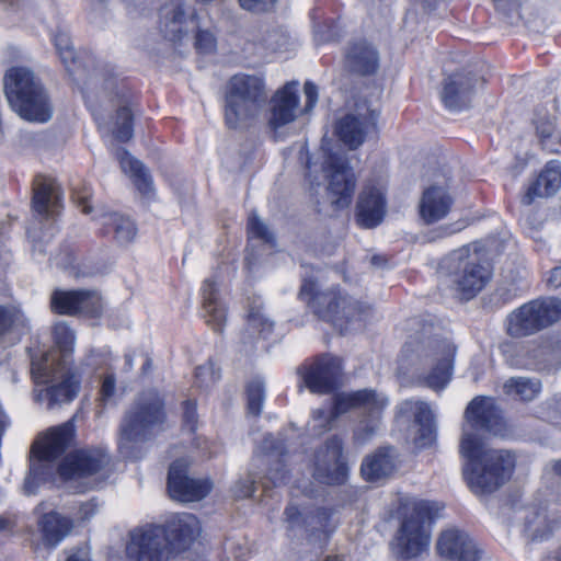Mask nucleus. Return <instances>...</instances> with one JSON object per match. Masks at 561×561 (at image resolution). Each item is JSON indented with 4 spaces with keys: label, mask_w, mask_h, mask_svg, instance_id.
<instances>
[{
    "label": "nucleus",
    "mask_w": 561,
    "mask_h": 561,
    "mask_svg": "<svg viewBox=\"0 0 561 561\" xmlns=\"http://www.w3.org/2000/svg\"><path fill=\"white\" fill-rule=\"evenodd\" d=\"M304 92L306 96L304 111L308 113L316 106L318 102V88L314 83L307 81L304 87Z\"/></svg>",
    "instance_id": "51"
},
{
    "label": "nucleus",
    "mask_w": 561,
    "mask_h": 561,
    "mask_svg": "<svg viewBox=\"0 0 561 561\" xmlns=\"http://www.w3.org/2000/svg\"><path fill=\"white\" fill-rule=\"evenodd\" d=\"M24 325L25 317L19 309L0 305V335Z\"/></svg>",
    "instance_id": "43"
},
{
    "label": "nucleus",
    "mask_w": 561,
    "mask_h": 561,
    "mask_svg": "<svg viewBox=\"0 0 561 561\" xmlns=\"http://www.w3.org/2000/svg\"><path fill=\"white\" fill-rule=\"evenodd\" d=\"M560 318V299H536L523 305L507 317V333L515 337L530 335Z\"/></svg>",
    "instance_id": "12"
},
{
    "label": "nucleus",
    "mask_w": 561,
    "mask_h": 561,
    "mask_svg": "<svg viewBox=\"0 0 561 561\" xmlns=\"http://www.w3.org/2000/svg\"><path fill=\"white\" fill-rule=\"evenodd\" d=\"M437 503L405 497L401 501L400 527L392 540L393 552L402 559H412L428 548L430 523L437 516Z\"/></svg>",
    "instance_id": "7"
},
{
    "label": "nucleus",
    "mask_w": 561,
    "mask_h": 561,
    "mask_svg": "<svg viewBox=\"0 0 561 561\" xmlns=\"http://www.w3.org/2000/svg\"><path fill=\"white\" fill-rule=\"evenodd\" d=\"M73 197L84 214L91 213L92 206L90 203L91 194L89 188L84 187L83 191L75 188Z\"/></svg>",
    "instance_id": "55"
},
{
    "label": "nucleus",
    "mask_w": 561,
    "mask_h": 561,
    "mask_svg": "<svg viewBox=\"0 0 561 561\" xmlns=\"http://www.w3.org/2000/svg\"><path fill=\"white\" fill-rule=\"evenodd\" d=\"M31 376L35 385H48L34 393L35 401L46 403L47 409L68 403L78 394L79 378L66 363H57L51 354L32 357Z\"/></svg>",
    "instance_id": "8"
},
{
    "label": "nucleus",
    "mask_w": 561,
    "mask_h": 561,
    "mask_svg": "<svg viewBox=\"0 0 561 561\" xmlns=\"http://www.w3.org/2000/svg\"><path fill=\"white\" fill-rule=\"evenodd\" d=\"M170 550H183L201 534V524L196 516L182 513L170 519L164 527Z\"/></svg>",
    "instance_id": "28"
},
{
    "label": "nucleus",
    "mask_w": 561,
    "mask_h": 561,
    "mask_svg": "<svg viewBox=\"0 0 561 561\" xmlns=\"http://www.w3.org/2000/svg\"><path fill=\"white\" fill-rule=\"evenodd\" d=\"M248 234L250 239L256 238L271 245L275 244V238L273 232L255 213H252L249 216Z\"/></svg>",
    "instance_id": "44"
},
{
    "label": "nucleus",
    "mask_w": 561,
    "mask_h": 561,
    "mask_svg": "<svg viewBox=\"0 0 561 561\" xmlns=\"http://www.w3.org/2000/svg\"><path fill=\"white\" fill-rule=\"evenodd\" d=\"M187 461L178 459L169 469L168 490L172 499L180 502H195L204 499L213 488L208 479H191L187 471Z\"/></svg>",
    "instance_id": "19"
},
{
    "label": "nucleus",
    "mask_w": 561,
    "mask_h": 561,
    "mask_svg": "<svg viewBox=\"0 0 561 561\" xmlns=\"http://www.w3.org/2000/svg\"><path fill=\"white\" fill-rule=\"evenodd\" d=\"M60 206L59 186L55 180L37 176L34 182L33 208L44 217L53 216Z\"/></svg>",
    "instance_id": "33"
},
{
    "label": "nucleus",
    "mask_w": 561,
    "mask_h": 561,
    "mask_svg": "<svg viewBox=\"0 0 561 561\" xmlns=\"http://www.w3.org/2000/svg\"><path fill=\"white\" fill-rule=\"evenodd\" d=\"M50 308L59 314L72 316L79 312L96 317L102 309V298L93 290H60L50 297Z\"/></svg>",
    "instance_id": "21"
},
{
    "label": "nucleus",
    "mask_w": 561,
    "mask_h": 561,
    "mask_svg": "<svg viewBox=\"0 0 561 561\" xmlns=\"http://www.w3.org/2000/svg\"><path fill=\"white\" fill-rule=\"evenodd\" d=\"M265 83L262 77L238 73L228 82L225 119L229 128L249 125L262 112L266 102Z\"/></svg>",
    "instance_id": "10"
},
{
    "label": "nucleus",
    "mask_w": 561,
    "mask_h": 561,
    "mask_svg": "<svg viewBox=\"0 0 561 561\" xmlns=\"http://www.w3.org/2000/svg\"><path fill=\"white\" fill-rule=\"evenodd\" d=\"M299 105L298 82H289L279 89L271 100L268 127L278 136L280 129L297 117Z\"/></svg>",
    "instance_id": "23"
},
{
    "label": "nucleus",
    "mask_w": 561,
    "mask_h": 561,
    "mask_svg": "<svg viewBox=\"0 0 561 561\" xmlns=\"http://www.w3.org/2000/svg\"><path fill=\"white\" fill-rule=\"evenodd\" d=\"M12 522L5 517L0 516V531L12 528Z\"/></svg>",
    "instance_id": "62"
},
{
    "label": "nucleus",
    "mask_w": 561,
    "mask_h": 561,
    "mask_svg": "<svg viewBox=\"0 0 561 561\" xmlns=\"http://www.w3.org/2000/svg\"><path fill=\"white\" fill-rule=\"evenodd\" d=\"M453 283L463 299H471L489 283L492 270L479 243H472L449 256Z\"/></svg>",
    "instance_id": "11"
},
{
    "label": "nucleus",
    "mask_w": 561,
    "mask_h": 561,
    "mask_svg": "<svg viewBox=\"0 0 561 561\" xmlns=\"http://www.w3.org/2000/svg\"><path fill=\"white\" fill-rule=\"evenodd\" d=\"M233 494L238 499H245L253 494L254 492V480L251 476H248L244 479H240L236 482L233 486Z\"/></svg>",
    "instance_id": "49"
},
{
    "label": "nucleus",
    "mask_w": 561,
    "mask_h": 561,
    "mask_svg": "<svg viewBox=\"0 0 561 561\" xmlns=\"http://www.w3.org/2000/svg\"><path fill=\"white\" fill-rule=\"evenodd\" d=\"M385 262V259L382 256H379V255H374L371 257V264L373 265H376V266H380L382 265Z\"/></svg>",
    "instance_id": "64"
},
{
    "label": "nucleus",
    "mask_w": 561,
    "mask_h": 561,
    "mask_svg": "<svg viewBox=\"0 0 561 561\" xmlns=\"http://www.w3.org/2000/svg\"><path fill=\"white\" fill-rule=\"evenodd\" d=\"M117 95L122 99L126 98L124 91L118 92ZM96 121L99 128L103 133L111 134L121 142L128 141L133 137V113L126 100H124V104L117 110L115 119L111 124L102 123L99 118H96Z\"/></svg>",
    "instance_id": "37"
},
{
    "label": "nucleus",
    "mask_w": 561,
    "mask_h": 561,
    "mask_svg": "<svg viewBox=\"0 0 561 561\" xmlns=\"http://www.w3.org/2000/svg\"><path fill=\"white\" fill-rule=\"evenodd\" d=\"M504 393L516 399L530 401L535 399L540 390L541 383L537 379L526 377H513L503 385Z\"/></svg>",
    "instance_id": "40"
},
{
    "label": "nucleus",
    "mask_w": 561,
    "mask_h": 561,
    "mask_svg": "<svg viewBox=\"0 0 561 561\" xmlns=\"http://www.w3.org/2000/svg\"><path fill=\"white\" fill-rule=\"evenodd\" d=\"M559 523L556 507H529L524 512L523 534L530 541H542L553 534Z\"/></svg>",
    "instance_id": "26"
},
{
    "label": "nucleus",
    "mask_w": 561,
    "mask_h": 561,
    "mask_svg": "<svg viewBox=\"0 0 561 561\" xmlns=\"http://www.w3.org/2000/svg\"><path fill=\"white\" fill-rule=\"evenodd\" d=\"M126 552L131 561H164L171 552L163 526H146L130 534Z\"/></svg>",
    "instance_id": "14"
},
{
    "label": "nucleus",
    "mask_w": 561,
    "mask_h": 561,
    "mask_svg": "<svg viewBox=\"0 0 561 561\" xmlns=\"http://www.w3.org/2000/svg\"><path fill=\"white\" fill-rule=\"evenodd\" d=\"M248 409L249 412L259 415L263 409L265 398L264 385L262 381L255 380L248 386Z\"/></svg>",
    "instance_id": "46"
},
{
    "label": "nucleus",
    "mask_w": 561,
    "mask_h": 561,
    "mask_svg": "<svg viewBox=\"0 0 561 561\" xmlns=\"http://www.w3.org/2000/svg\"><path fill=\"white\" fill-rule=\"evenodd\" d=\"M386 178L378 175L369 179L357 203V222L364 228H375L378 226L386 214Z\"/></svg>",
    "instance_id": "18"
},
{
    "label": "nucleus",
    "mask_w": 561,
    "mask_h": 561,
    "mask_svg": "<svg viewBox=\"0 0 561 561\" xmlns=\"http://www.w3.org/2000/svg\"><path fill=\"white\" fill-rule=\"evenodd\" d=\"M379 113L366 104H358L354 112L337 121L335 134L350 149L363 145L366 137L376 131Z\"/></svg>",
    "instance_id": "17"
},
{
    "label": "nucleus",
    "mask_w": 561,
    "mask_h": 561,
    "mask_svg": "<svg viewBox=\"0 0 561 561\" xmlns=\"http://www.w3.org/2000/svg\"><path fill=\"white\" fill-rule=\"evenodd\" d=\"M548 284L552 288L561 287V266H557L550 272Z\"/></svg>",
    "instance_id": "57"
},
{
    "label": "nucleus",
    "mask_w": 561,
    "mask_h": 561,
    "mask_svg": "<svg viewBox=\"0 0 561 561\" xmlns=\"http://www.w3.org/2000/svg\"><path fill=\"white\" fill-rule=\"evenodd\" d=\"M346 66L359 75H371L379 68V53L366 41L353 43L346 51Z\"/></svg>",
    "instance_id": "31"
},
{
    "label": "nucleus",
    "mask_w": 561,
    "mask_h": 561,
    "mask_svg": "<svg viewBox=\"0 0 561 561\" xmlns=\"http://www.w3.org/2000/svg\"><path fill=\"white\" fill-rule=\"evenodd\" d=\"M270 474H271V480L273 481V483L275 485L285 482V473H283V472L280 473V472H278V470H271Z\"/></svg>",
    "instance_id": "60"
},
{
    "label": "nucleus",
    "mask_w": 561,
    "mask_h": 561,
    "mask_svg": "<svg viewBox=\"0 0 561 561\" xmlns=\"http://www.w3.org/2000/svg\"><path fill=\"white\" fill-rule=\"evenodd\" d=\"M536 131L537 135L545 141L548 138H551L554 134V124L552 119L546 118L536 123Z\"/></svg>",
    "instance_id": "53"
},
{
    "label": "nucleus",
    "mask_w": 561,
    "mask_h": 561,
    "mask_svg": "<svg viewBox=\"0 0 561 561\" xmlns=\"http://www.w3.org/2000/svg\"><path fill=\"white\" fill-rule=\"evenodd\" d=\"M95 219L100 220L106 228H112L115 239L119 243H128L136 236L137 230L135 224L129 218L119 214L102 213L100 216L95 217Z\"/></svg>",
    "instance_id": "39"
},
{
    "label": "nucleus",
    "mask_w": 561,
    "mask_h": 561,
    "mask_svg": "<svg viewBox=\"0 0 561 561\" xmlns=\"http://www.w3.org/2000/svg\"><path fill=\"white\" fill-rule=\"evenodd\" d=\"M313 477L325 484H342L346 481L348 467L343 457V443L332 436L314 455Z\"/></svg>",
    "instance_id": "15"
},
{
    "label": "nucleus",
    "mask_w": 561,
    "mask_h": 561,
    "mask_svg": "<svg viewBox=\"0 0 561 561\" xmlns=\"http://www.w3.org/2000/svg\"><path fill=\"white\" fill-rule=\"evenodd\" d=\"M453 198L444 186L433 185L426 188L420 201V216L426 224L444 219L451 209Z\"/></svg>",
    "instance_id": "29"
},
{
    "label": "nucleus",
    "mask_w": 561,
    "mask_h": 561,
    "mask_svg": "<svg viewBox=\"0 0 561 561\" xmlns=\"http://www.w3.org/2000/svg\"><path fill=\"white\" fill-rule=\"evenodd\" d=\"M286 520L290 526H294L300 517V513L295 505H289L285 510Z\"/></svg>",
    "instance_id": "58"
},
{
    "label": "nucleus",
    "mask_w": 561,
    "mask_h": 561,
    "mask_svg": "<svg viewBox=\"0 0 561 561\" xmlns=\"http://www.w3.org/2000/svg\"><path fill=\"white\" fill-rule=\"evenodd\" d=\"M3 91L10 107L21 118L43 124L53 117L48 92L30 68L15 66L8 69Z\"/></svg>",
    "instance_id": "4"
},
{
    "label": "nucleus",
    "mask_w": 561,
    "mask_h": 561,
    "mask_svg": "<svg viewBox=\"0 0 561 561\" xmlns=\"http://www.w3.org/2000/svg\"><path fill=\"white\" fill-rule=\"evenodd\" d=\"M110 462L103 449L78 450L67 456L58 466V473L65 481L91 477L102 472Z\"/></svg>",
    "instance_id": "20"
},
{
    "label": "nucleus",
    "mask_w": 561,
    "mask_h": 561,
    "mask_svg": "<svg viewBox=\"0 0 561 561\" xmlns=\"http://www.w3.org/2000/svg\"><path fill=\"white\" fill-rule=\"evenodd\" d=\"M116 390L115 377L113 375H107L104 377L100 390V396L103 401H107L111 399Z\"/></svg>",
    "instance_id": "54"
},
{
    "label": "nucleus",
    "mask_w": 561,
    "mask_h": 561,
    "mask_svg": "<svg viewBox=\"0 0 561 561\" xmlns=\"http://www.w3.org/2000/svg\"><path fill=\"white\" fill-rule=\"evenodd\" d=\"M561 187V163L549 161L535 182L527 188L522 198L523 204L530 205L538 197H549Z\"/></svg>",
    "instance_id": "30"
},
{
    "label": "nucleus",
    "mask_w": 561,
    "mask_h": 561,
    "mask_svg": "<svg viewBox=\"0 0 561 561\" xmlns=\"http://www.w3.org/2000/svg\"><path fill=\"white\" fill-rule=\"evenodd\" d=\"M96 512V504L93 502H87L80 507V515L82 518L88 519L93 516Z\"/></svg>",
    "instance_id": "59"
},
{
    "label": "nucleus",
    "mask_w": 561,
    "mask_h": 561,
    "mask_svg": "<svg viewBox=\"0 0 561 561\" xmlns=\"http://www.w3.org/2000/svg\"><path fill=\"white\" fill-rule=\"evenodd\" d=\"M53 333L55 344L60 352L61 358H58L55 352H48L47 354H51L57 363H66V365L69 366L68 358L71 356L75 348V333L65 322L57 323L54 327Z\"/></svg>",
    "instance_id": "41"
},
{
    "label": "nucleus",
    "mask_w": 561,
    "mask_h": 561,
    "mask_svg": "<svg viewBox=\"0 0 561 561\" xmlns=\"http://www.w3.org/2000/svg\"><path fill=\"white\" fill-rule=\"evenodd\" d=\"M220 379V371L211 362L201 365L195 371V385L198 388L207 389Z\"/></svg>",
    "instance_id": "45"
},
{
    "label": "nucleus",
    "mask_w": 561,
    "mask_h": 561,
    "mask_svg": "<svg viewBox=\"0 0 561 561\" xmlns=\"http://www.w3.org/2000/svg\"><path fill=\"white\" fill-rule=\"evenodd\" d=\"M164 420V401L160 393L154 389L144 391L121 423L119 453L126 458H137L138 445L150 439Z\"/></svg>",
    "instance_id": "5"
},
{
    "label": "nucleus",
    "mask_w": 561,
    "mask_h": 561,
    "mask_svg": "<svg viewBox=\"0 0 561 561\" xmlns=\"http://www.w3.org/2000/svg\"><path fill=\"white\" fill-rule=\"evenodd\" d=\"M276 0H239L240 5L248 11L261 12L271 8Z\"/></svg>",
    "instance_id": "52"
},
{
    "label": "nucleus",
    "mask_w": 561,
    "mask_h": 561,
    "mask_svg": "<svg viewBox=\"0 0 561 561\" xmlns=\"http://www.w3.org/2000/svg\"><path fill=\"white\" fill-rule=\"evenodd\" d=\"M53 42L56 50L70 75H76L77 70L72 68L78 64L70 37L67 32L58 31L53 35Z\"/></svg>",
    "instance_id": "42"
},
{
    "label": "nucleus",
    "mask_w": 561,
    "mask_h": 561,
    "mask_svg": "<svg viewBox=\"0 0 561 561\" xmlns=\"http://www.w3.org/2000/svg\"><path fill=\"white\" fill-rule=\"evenodd\" d=\"M388 404V397L373 389L340 393L334 398V404L331 409H318L313 411L311 431L316 435H320L329 431L332 426V422L341 414L353 409H360L368 417V421L360 424L355 430L354 439L358 444H364L377 432L381 413Z\"/></svg>",
    "instance_id": "3"
},
{
    "label": "nucleus",
    "mask_w": 561,
    "mask_h": 561,
    "mask_svg": "<svg viewBox=\"0 0 561 561\" xmlns=\"http://www.w3.org/2000/svg\"><path fill=\"white\" fill-rule=\"evenodd\" d=\"M401 415L413 414L417 433L412 439L415 448L431 446L435 440L434 415L427 403L423 401L405 400L399 407Z\"/></svg>",
    "instance_id": "27"
},
{
    "label": "nucleus",
    "mask_w": 561,
    "mask_h": 561,
    "mask_svg": "<svg viewBox=\"0 0 561 561\" xmlns=\"http://www.w3.org/2000/svg\"><path fill=\"white\" fill-rule=\"evenodd\" d=\"M204 318L208 325L215 331H221L226 320L227 310L225 304L220 300L218 286L213 279H205L202 288Z\"/></svg>",
    "instance_id": "32"
},
{
    "label": "nucleus",
    "mask_w": 561,
    "mask_h": 561,
    "mask_svg": "<svg viewBox=\"0 0 561 561\" xmlns=\"http://www.w3.org/2000/svg\"><path fill=\"white\" fill-rule=\"evenodd\" d=\"M299 297L319 318L330 322L341 333L360 330L365 325L369 308L342 295L336 288L319 291L314 280L304 279Z\"/></svg>",
    "instance_id": "6"
},
{
    "label": "nucleus",
    "mask_w": 561,
    "mask_h": 561,
    "mask_svg": "<svg viewBox=\"0 0 561 561\" xmlns=\"http://www.w3.org/2000/svg\"><path fill=\"white\" fill-rule=\"evenodd\" d=\"M183 410L184 425L193 432L197 424L196 403L187 400L183 404Z\"/></svg>",
    "instance_id": "50"
},
{
    "label": "nucleus",
    "mask_w": 561,
    "mask_h": 561,
    "mask_svg": "<svg viewBox=\"0 0 561 561\" xmlns=\"http://www.w3.org/2000/svg\"><path fill=\"white\" fill-rule=\"evenodd\" d=\"M550 469L556 476L561 477V459L552 461L550 463Z\"/></svg>",
    "instance_id": "61"
},
{
    "label": "nucleus",
    "mask_w": 561,
    "mask_h": 561,
    "mask_svg": "<svg viewBox=\"0 0 561 561\" xmlns=\"http://www.w3.org/2000/svg\"><path fill=\"white\" fill-rule=\"evenodd\" d=\"M455 353L456 347L447 339H413L403 347L400 367L430 388L442 390L451 379Z\"/></svg>",
    "instance_id": "2"
},
{
    "label": "nucleus",
    "mask_w": 561,
    "mask_h": 561,
    "mask_svg": "<svg viewBox=\"0 0 561 561\" xmlns=\"http://www.w3.org/2000/svg\"><path fill=\"white\" fill-rule=\"evenodd\" d=\"M465 419L460 442L465 479L473 493H492L511 479L516 460L508 450L489 448L477 432L501 434L502 416L492 398L477 397L468 404Z\"/></svg>",
    "instance_id": "1"
},
{
    "label": "nucleus",
    "mask_w": 561,
    "mask_h": 561,
    "mask_svg": "<svg viewBox=\"0 0 561 561\" xmlns=\"http://www.w3.org/2000/svg\"><path fill=\"white\" fill-rule=\"evenodd\" d=\"M89 83L102 82L105 89L116 88V81L112 78V75L104 68H94L93 72L89 76Z\"/></svg>",
    "instance_id": "48"
},
{
    "label": "nucleus",
    "mask_w": 561,
    "mask_h": 561,
    "mask_svg": "<svg viewBox=\"0 0 561 561\" xmlns=\"http://www.w3.org/2000/svg\"><path fill=\"white\" fill-rule=\"evenodd\" d=\"M160 30L165 38L178 42L188 32V24L197 26L195 13L187 18L183 0H170L160 9Z\"/></svg>",
    "instance_id": "25"
},
{
    "label": "nucleus",
    "mask_w": 561,
    "mask_h": 561,
    "mask_svg": "<svg viewBox=\"0 0 561 561\" xmlns=\"http://www.w3.org/2000/svg\"><path fill=\"white\" fill-rule=\"evenodd\" d=\"M73 437L75 425L72 421H68L50 427L35 439L31 448L30 473L23 484L25 494H35L42 482L51 479L54 470L51 461L68 449Z\"/></svg>",
    "instance_id": "9"
},
{
    "label": "nucleus",
    "mask_w": 561,
    "mask_h": 561,
    "mask_svg": "<svg viewBox=\"0 0 561 561\" xmlns=\"http://www.w3.org/2000/svg\"><path fill=\"white\" fill-rule=\"evenodd\" d=\"M274 329L272 321L264 312L260 299L253 300L247 316V327L244 331V340L252 339L255 334L259 337L266 339Z\"/></svg>",
    "instance_id": "38"
},
{
    "label": "nucleus",
    "mask_w": 561,
    "mask_h": 561,
    "mask_svg": "<svg viewBox=\"0 0 561 561\" xmlns=\"http://www.w3.org/2000/svg\"><path fill=\"white\" fill-rule=\"evenodd\" d=\"M195 47L201 54H209L216 48V38L213 33L199 30L196 34Z\"/></svg>",
    "instance_id": "47"
},
{
    "label": "nucleus",
    "mask_w": 561,
    "mask_h": 561,
    "mask_svg": "<svg viewBox=\"0 0 561 561\" xmlns=\"http://www.w3.org/2000/svg\"><path fill=\"white\" fill-rule=\"evenodd\" d=\"M298 371L310 392L327 394L337 386L342 374V360L340 357L324 354L313 362L305 364Z\"/></svg>",
    "instance_id": "16"
},
{
    "label": "nucleus",
    "mask_w": 561,
    "mask_h": 561,
    "mask_svg": "<svg viewBox=\"0 0 561 561\" xmlns=\"http://www.w3.org/2000/svg\"><path fill=\"white\" fill-rule=\"evenodd\" d=\"M479 79L470 72L448 76L443 83L442 102L449 111H462L470 106Z\"/></svg>",
    "instance_id": "22"
},
{
    "label": "nucleus",
    "mask_w": 561,
    "mask_h": 561,
    "mask_svg": "<svg viewBox=\"0 0 561 561\" xmlns=\"http://www.w3.org/2000/svg\"><path fill=\"white\" fill-rule=\"evenodd\" d=\"M114 156L118 160L122 171L127 174L137 190L146 196L153 192L152 179L145 165L134 158L124 148H116Z\"/></svg>",
    "instance_id": "35"
},
{
    "label": "nucleus",
    "mask_w": 561,
    "mask_h": 561,
    "mask_svg": "<svg viewBox=\"0 0 561 561\" xmlns=\"http://www.w3.org/2000/svg\"><path fill=\"white\" fill-rule=\"evenodd\" d=\"M438 554L449 561H479L481 550L462 530L450 528L444 530L437 540Z\"/></svg>",
    "instance_id": "24"
},
{
    "label": "nucleus",
    "mask_w": 561,
    "mask_h": 561,
    "mask_svg": "<svg viewBox=\"0 0 561 561\" xmlns=\"http://www.w3.org/2000/svg\"><path fill=\"white\" fill-rule=\"evenodd\" d=\"M394 467V450L391 447H385L367 456L362 463L360 471L365 480L373 482L388 477Z\"/></svg>",
    "instance_id": "36"
},
{
    "label": "nucleus",
    "mask_w": 561,
    "mask_h": 561,
    "mask_svg": "<svg viewBox=\"0 0 561 561\" xmlns=\"http://www.w3.org/2000/svg\"><path fill=\"white\" fill-rule=\"evenodd\" d=\"M67 561H90L85 553H75L71 554Z\"/></svg>",
    "instance_id": "63"
},
{
    "label": "nucleus",
    "mask_w": 561,
    "mask_h": 561,
    "mask_svg": "<svg viewBox=\"0 0 561 561\" xmlns=\"http://www.w3.org/2000/svg\"><path fill=\"white\" fill-rule=\"evenodd\" d=\"M316 517L324 534H329L333 530V528L329 527L330 512L328 510H320Z\"/></svg>",
    "instance_id": "56"
},
{
    "label": "nucleus",
    "mask_w": 561,
    "mask_h": 561,
    "mask_svg": "<svg viewBox=\"0 0 561 561\" xmlns=\"http://www.w3.org/2000/svg\"><path fill=\"white\" fill-rule=\"evenodd\" d=\"M323 171L328 179V197L335 209L347 208L356 186V178L344 154L327 153Z\"/></svg>",
    "instance_id": "13"
},
{
    "label": "nucleus",
    "mask_w": 561,
    "mask_h": 561,
    "mask_svg": "<svg viewBox=\"0 0 561 561\" xmlns=\"http://www.w3.org/2000/svg\"><path fill=\"white\" fill-rule=\"evenodd\" d=\"M37 526L44 545L55 548L70 534L73 524L57 512H49L38 518Z\"/></svg>",
    "instance_id": "34"
}]
</instances>
